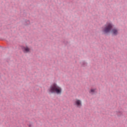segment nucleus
I'll return each instance as SVG.
<instances>
[{
    "label": "nucleus",
    "mask_w": 127,
    "mask_h": 127,
    "mask_svg": "<svg viewBox=\"0 0 127 127\" xmlns=\"http://www.w3.org/2000/svg\"><path fill=\"white\" fill-rule=\"evenodd\" d=\"M49 92L51 94L56 93L58 95H61L62 93V88L57 85L56 83L52 84L49 89Z\"/></svg>",
    "instance_id": "obj_1"
},
{
    "label": "nucleus",
    "mask_w": 127,
    "mask_h": 127,
    "mask_svg": "<svg viewBox=\"0 0 127 127\" xmlns=\"http://www.w3.org/2000/svg\"><path fill=\"white\" fill-rule=\"evenodd\" d=\"M113 29V24L111 23H107L103 27L102 32L103 33H109Z\"/></svg>",
    "instance_id": "obj_2"
},
{
    "label": "nucleus",
    "mask_w": 127,
    "mask_h": 127,
    "mask_svg": "<svg viewBox=\"0 0 127 127\" xmlns=\"http://www.w3.org/2000/svg\"><path fill=\"white\" fill-rule=\"evenodd\" d=\"M74 106H76L77 108H81L82 107V101L78 99H76L74 101Z\"/></svg>",
    "instance_id": "obj_3"
},
{
    "label": "nucleus",
    "mask_w": 127,
    "mask_h": 127,
    "mask_svg": "<svg viewBox=\"0 0 127 127\" xmlns=\"http://www.w3.org/2000/svg\"><path fill=\"white\" fill-rule=\"evenodd\" d=\"M22 49L24 53H28V52H30V49L27 46L23 47Z\"/></svg>",
    "instance_id": "obj_4"
},
{
    "label": "nucleus",
    "mask_w": 127,
    "mask_h": 127,
    "mask_svg": "<svg viewBox=\"0 0 127 127\" xmlns=\"http://www.w3.org/2000/svg\"><path fill=\"white\" fill-rule=\"evenodd\" d=\"M111 33L112 34H113V35H117V34L119 33V32L118 31V29L114 28L111 30Z\"/></svg>",
    "instance_id": "obj_5"
},
{
    "label": "nucleus",
    "mask_w": 127,
    "mask_h": 127,
    "mask_svg": "<svg viewBox=\"0 0 127 127\" xmlns=\"http://www.w3.org/2000/svg\"><path fill=\"white\" fill-rule=\"evenodd\" d=\"M95 92H96V89H92L90 90V93L92 94H93V93H95Z\"/></svg>",
    "instance_id": "obj_6"
},
{
    "label": "nucleus",
    "mask_w": 127,
    "mask_h": 127,
    "mask_svg": "<svg viewBox=\"0 0 127 127\" xmlns=\"http://www.w3.org/2000/svg\"><path fill=\"white\" fill-rule=\"evenodd\" d=\"M117 115L118 117H120V116H122L123 115V113L121 112H117Z\"/></svg>",
    "instance_id": "obj_7"
},
{
    "label": "nucleus",
    "mask_w": 127,
    "mask_h": 127,
    "mask_svg": "<svg viewBox=\"0 0 127 127\" xmlns=\"http://www.w3.org/2000/svg\"><path fill=\"white\" fill-rule=\"evenodd\" d=\"M29 127H32V125L31 124H29L28 125Z\"/></svg>",
    "instance_id": "obj_8"
}]
</instances>
